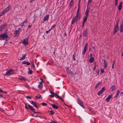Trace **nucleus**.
Instances as JSON below:
<instances>
[{
	"mask_svg": "<svg viewBox=\"0 0 123 123\" xmlns=\"http://www.w3.org/2000/svg\"><path fill=\"white\" fill-rule=\"evenodd\" d=\"M89 9V8H87L86 9L85 13V14L86 16L84 18L83 20V22H86L87 20V17L88 16L89 13L90 11Z\"/></svg>",
	"mask_w": 123,
	"mask_h": 123,
	"instance_id": "1",
	"label": "nucleus"
},
{
	"mask_svg": "<svg viewBox=\"0 0 123 123\" xmlns=\"http://www.w3.org/2000/svg\"><path fill=\"white\" fill-rule=\"evenodd\" d=\"M118 0H115V5L116 6H117Z\"/></svg>",
	"mask_w": 123,
	"mask_h": 123,
	"instance_id": "35",
	"label": "nucleus"
},
{
	"mask_svg": "<svg viewBox=\"0 0 123 123\" xmlns=\"http://www.w3.org/2000/svg\"><path fill=\"white\" fill-rule=\"evenodd\" d=\"M21 26L22 27L24 25V24H22V23H21Z\"/></svg>",
	"mask_w": 123,
	"mask_h": 123,
	"instance_id": "62",
	"label": "nucleus"
},
{
	"mask_svg": "<svg viewBox=\"0 0 123 123\" xmlns=\"http://www.w3.org/2000/svg\"><path fill=\"white\" fill-rule=\"evenodd\" d=\"M94 60V59L93 58H90L89 60V62L92 63L93 62Z\"/></svg>",
	"mask_w": 123,
	"mask_h": 123,
	"instance_id": "25",
	"label": "nucleus"
},
{
	"mask_svg": "<svg viewBox=\"0 0 123 123\" xmlns=\"http://www.w3.org/2000/svg\"><path fill=\"white\" fill-rule=\"evenodd\" d=\"M70 76L72 77H73L74 76V74L72 72H70Z\"/></svg>",
	"mask_w": 123,
	"mask_h": 123,
	"instance_id": "32",
	"label": "nucleus"
},
{
	"mask_svg": "<svg viewBox=\"0 0 123 123\" xmlns=\"http://www.w3.org/2000/svg\"><path fill=\"white\" fill-rule=\"evenodd\" d=\"M101 72L102 73H103L104 72V70L103 69L101 68Z\"/></svg>",
	"mask_w": 123,
	"mask_h": 123,
	"instance_id": "43",
	"label": "nucleus"
},
{
	"mask_svg": "<svg viewBox=\"0 0 123 123\" xmlns=\"http://www.w3.org/2000/svg\"><path fill=\"white\" fill-rule=\"evenodd\" d=\"M25 104V109H28L29 108H28L26 104Z\"/></svg>",
	"mask_w": 123,
	"mask_h": 123,
	"instance_id": "49",
	"label": "nucleus"
},
{
	"mask_svg": "<svg viewBox=\"0 0 123 123\" xmlns=\"http://www.w3.org/2000/svg\"><path fill=\"white\" fill-rule=\"evenodd\" d=\"M49 32V31H46L45 33L46 34H48V33Z\"/></svg>",
	"mask_w": 123,
	"mask_h": 123,
	"instance_id": "64",
	"label": "nucleus"
},
{
	"mask_svg": "<svg viewBox=\"0 0 123 123\" xmlns=\"http://www.w3.org/2000/svg\"><path fill=\"white\" fill-rule=\"evenodd\" d=\"M32 26V25L29 26H28V28H31V27Z\"/></svg>",
	"mask_w": 123,
	"mask_h": 123,
	"instance_id": "60",
	"label": "nucleus"
},
{
	"mask_svg": "<svg viewBox=\"0 0 123 123\" xmlns=\"http://www.w3.org/2000/svg\"><path fill=\"white\" fill-rule=\"evenodd\" d=\"M120 92V91L119 90H118L117 91L116 94L114 96V97L115 98H116L118 96Z\"/></svg>",
	"mask_w": 123,
	"mask_h": 123,
	"instance_id": "27",
	"label": "nucleus"
},
{
	"mask_svg": "<svg viewBox=\"0 0 123 123\" xmlns=\"http://www.w3.org/2000/svg\"><path fill=\"white\" fill-rule=\"evenodd\" d=\"M52 107L54 108L55 109H57L59 107L55 105V104H53L51 105Z\"/></svg>",
	"mask_w": 123,
	"mask_h": 123,
	"instance_id": "21",
	"label": "nucleus"
},
{
	"mask_svg": "<svg viewBox=\"0 0 123 123\" xmlns=\"http://www.w3.org/2000/svg\"><path fill=\"white\" fill-rule=\"evenodd\" d=\"M77 102L79 104L82 108H85V107L83 106V103L81 100L79 98H78L77 99Z\"/></svg>",
	"mask_w": 123,
	"mask_h": 123,
	"instance_id": "5",
	"label": "nucleus"
},
{
	"mask_svg": "<svg viewBox=\"0 0 123 123\" xmlns=\"http://www.w3.org/2000/svg\"><path fill=\"white\" fill-rule=\"evenodd\" d=\"M87 34V29L86 28L84 30V31L83 32V36L84 37H86V35Z\"/></svg>",
	"mask_w": 123,
	"mask_h": 123,
	"instance_id": "12",
	"label": "nucleus"
},
{
	"mask_svg": "<svg viewBox=\"0 0 123 123\" xmlns=\"http://www.w3.org/2000/svg\"><path fill=\"white\" fill-rule=\"evenodd\" d=\"M28 108L30 109V110L33 111H35V109H34L33 107H32L29 104H28Z\"/></svg>",
	"mask_w": 123,
	"mask_h": 123,
	"instance_id": "13",
	"label": "nucleus"
},
{
	"mask_svg": "<svg viewBox=\"0 0 123 123\" xmlns=\"http://www.w3.org/2000/svg\"><path fill=\"white\" fill-rule=\"evenodd\" d=\"M73 60L74 61L76 60V59L75 58L74 55H73Z\"/></svg>",
	"mask_w": 123,
	"mask_h": 123,
	"instance_id": "42",
	"label": "nucleus"
},
{
	"mask_svg": "<svg viewBox=\"0 0 123 123\" xmlns=\"http://www.w3.org/2000/svg\"><path fill=\"white\" fill-rule=\"evenodd\" d=\"M29 38V37H26L25 39H24L23 42L22 43L25 45H27L28 44V40Z\"/></svg>",
	"mask_w": 123,
	"mask_h": 123,
	"instance_id": "6",
	"label": "nucleus"
},
{
	"mask_svg": "<svg viewBox=\"0 0 123 123\" xmlns=\"http://www.w3.org/2000/svg\"><path fill=\"white\" fill-rule=\"evenodd\" d=\"M88 45V44L87 43H86L84 46V48L82 54L85 55V54L86 51L87 50V48Z\"/></svg>",
	"mask_w": 123,
	"mask_h": 123,
	"instance_id": "7",
	"label": "nucleus"
},
{
	"mask_svg": "<svg viewBox=\"0 0 123 123\" xmlns=\"http://www.w3.org/2000/svg\"><path fill=\"white\" fill-rule=\"evenodd\" d=\"M25 59V58H24L23 57H22L20 59V61H22L24 60Z\"/></svg>",
	"mask_w": 123,
	"mask_h": 123,
	"instance_id": "46",
	"label": "nucleus"
},
{
	"mask_svg": "<svg viewBox=\"0 0 123 123\" xmlns=\"http://www.w3.org/2000/svg\"><path fill=\"white\" fill-rule=\"evenodd\" d=\"M15 71L12 69H10L8 71H7L6 73L4 74L5 75L8 76L10 75L14 74Z\"/></svg>",
	"mask_w": 123,
	"mask_h": 123,
	"instance_id": "3",
	"label": "nucleus"
},
{
	"mask_svg": "<svg viewBox=\"0 0 123 123\" xmlns=\"http://www.w3.org/2000/svg\"><path fill=\"white\" fill-rule=\"evenodd\" d=\"M79 14V13H77L76 16L74 17L72 19L71 22L72 25L75 22H77Z\"/></svg>",
	"mask_w": 123,
	"mask_h": 123,
	"instance_id": "2",
	"label": "nucleus"
},
{
	"mask_svg": "<svg viewBox=\"0 0 123 123\" xmlns=\"http://www.w3.org/2000/svg\"><path fill=\"white\" fill-rule=\"evenodd\" d=\"M55 25H53L52 26V27L51 28V29H52L53 28H54V27H55Z\"/></svg>",
	"mask_w": 123,
	"mask_h": 123,
	"instance_id": "54",
	"label": "nucleus"
},
{
	"mask_svg": "<svg viewBox=\"0 0 123 123\" xmlns=\"http://www.w3.org/2000/svg\"><path fill=\"white\" fill-rule=\"evenodd\" d=\"M50 92L52 95H49V96L52 97H54V93L52 91H50Z\"/></svg>",
	"mask_w": 123,
	"mask_h": 123,
	"instance_id": "29",
	"label": "nucleus"
},
{
	"mask_svg": "<svg viewBox=\"0 0 123 123\" xmlns=\"http://www.w3.org/2000/svg\"><path fill=\"white\" fill-rule=\"evenodd\" d=\"M60 99L61 100H62L63 102H64V100L61 97V98H60Z\"/></svg>",
	"mask_w": 123,
	"mask_h": 123,
	"instance_id": "56",
	"label": "nucleus"
},
{
	"mask_svg": "<svg viewBox=\"0 0 123 123\" xmlns=\"http://www.w3.org/2000/svg\"><path fill=\"white\" fill-rule=\"evenodd\" d=\"M85 23V22H83V24H82V27H83L84 26V24Z\"/></svg>",
	"mask_w": 123,
	"mask_h": 123,
	"instance_id": "58",
	"label": "nucleus"
},
{
	"mask_svg": "<svg viewBox=\"0 0 123 123\" xmlns=\"http://www.w3.org/2000/svg\"><path fill=\"white\" fill-rule=\"evenodd\" d=\"M94 65H95V66L94 67V68L93 69V71H94L95 70V69L96 67H97V63L96 62H95L94 63Z\"/></svg>",
	"mask_w": 123,
	"mask_h": 123,
	"instance_id": "36",
	"label": "nucleus"
},
{
	"mask_svg": "<svg viewBox=\"0 0 123 123\" xmlns=\"http://www.w3.org/2000/svg\"><path fill=\"white\" fill-rule=\"evenodd\" d=\"M112 96L111 95H110L105 99L106 101L107 102H108L110 99L111 98Z\"/></svg>",
	"mask_w": 123,
	"mask_h": 123,
	"instance_id": "11",
	"label": "nucleus"
},
{
	"mask_svg": "<svg viewBox=\"0 0 123 123\" xmlns=\"http://www.w3.org/2000/svg\"><path fill=\"white\" fill-rule=\"evenodd\" d=\"M19 79L20 80H23L24 81H25L28 80L25 77H22L21 78H19Z\"/></svg>",
	"mask_w": 123,
	"mask_h": 123,
	"instance_id": "17",
	"label": "nucleus"
},
{
	"mask_svg": "<svg viewBox=\"0 0 123 123\" xmlns=\"http://www.w3.org/2000/svg\"><path fill=\"white\" fill-rule=\"evenodd\" d=\"M35 66L34 64H32V67L33 68H35Z\"/></svg>",
	"mask_w": 123,
	"mask_h": 123,
	"instance_id": "52",
	"label": "nucleus"
},
{
	"mask_svg": "<svg viewBox=\"0 0 123 123\" xmlns=\"http://www.w3.org/2000/svg\"><path fill=\"white\" fill-rule=\"evenodd\" d=\"M73 0H71L70 2V6H72L74 4Z\"/></svg>",
	"mask_w": 123,
	"mask_h": 123,
	"instance_id": "33",
	"label": "nucleus"
},
{
	"mask_svg": "<svg viewBox=\"0 0 123 123\" xmlns=\"http://www.w3.org/2000/svg\"><path fill=\"white\" fill-rule=\"evenodd\" d=\"M120 32H122L123 31V24H121L120 25Z\"/></svg>",
	"mask_w": 123,
	"mask_h": 123,
	"instance_id": "16",
	"label": "nucleus"
},
{
	"mask_svg": "<svg viewBox=\"0 0 123 123\" xmlns=\"http://www.w3.org/2000/svg\"><path fill=\"white\" fill-rule=\"evenodd\" d=\"M8 37V36L6 33L0 35V39L4 40V38H7Z\"/></svg>",
	"mask_w": 123,
	"mask_h": 123,
	"instance_id": "4",
	"label": "nucleus"
},
{
	"mask_svg": "<svg viewBox=\"0 0 123 123\" xmlns=\"http://www.w3.org/2000/svg\"><path fill=\"white\" fill-rule=\"evenodd\" d=\"M3 97V96L2 95L0 94V98H2Z\"/></svg>",
	"mask_w": 123,
	"mask_h": 123,
	"instance_id": "61",
	"label": "nucleus"
},
{
	"mask_svg": "<svg viewBox=\"0 0 123 123\" xmlns=\"http://www.w3.org/2000/svg\"><path fill=\"white\" fill-rule=\"evenodd\" d=\"M35 97L37 99H39L40 97H41V99L42 98V97H41V95L40 94H38V95H37V96H35Z\"/></svg>",
	"mask_w": 123,
	"mask_h": 123,
	"instance_id": "30",
	"label": "nucleus"
},
{
	"mask_svg": "<svg viewBox=\"0 0 123 123\" xmlns=\"http://www.w3.org/2000/svg\"><path fill=\"white\" fill-rule=\"evenodd\" d=\"M119 20V19H118V20H117V23H116V25H118Z\"/></svg>",
	"mask_w": 123,
	"mask_h": 123,
	"instance_id": "51",
	"label": "nucleus"
},
{
	"mask_svg": "<svg viewBox=\"0 0 123 123\" xmlns=\"http://www.w3.org/2000/svg\"><path fill=\"white\" fill-rule=\"evenodd\" d=\"M31 103L35 107H36L37 109H38V108L39 107L38 106H37V103L36 102H35L33 101H31Z\"/></svg>",
	"mask_w": 123,
	"mask_h": 123,
	"instance_id": "9",
	"label": "nucleus"
},
{
	"mask_svg": "<svg viewBox=\"0 0 123 123\" xmlns=\"http://www.w3.org/2000/svg\"><path fill=\"white\" fill-rule=\"evenodd\" d=\"M99 69L98 70V71L97 72V74H99Z\"/></svg>",
	"mask_w": 123,
	"mask_h": 123,
	"instance_id": "63",
	"label": "nucleus"
},
{
	"mask_svg": "<svg viewBox=\"0 0 123 123\" xmlns=\"http://www.w3.org/2000/svg\"><path fill=\"white\" fill-rule=\"evenodd\" d=\"M22 63L23 64H25L28 66H29L30 65L31 63L28 62L27 61H23L22 62Z\"/></svg>",
	"mask_w": 123,
	"mask_h": 123,
	"instance_id": "15",
	"label": "nucleus"
},
{
	"mask_svg": "<svg viewBox=\"0 0 123 123\" xmlns=\"http://www.w3.org/2000/svg\"><path fill=\"white\" fill-rule=\"evenodd\" d=\"M32 71L31 70H30L28 71V73L29 74H31L32 73Z\"/></svg>",
	"mask_w": 123,
	"mask_h": 123,
	"instance_id": "39",
	"label": "nucleus"
},
{
	"mask_svg": "<svg viewBox=\"0 0 123 123\" xmlns=\"http://www.w3.org/2000/svg\"><path fill=\"white\" fill-rule=\"evenodd\" d=\"M43 81H42L41 82H40L38 86V87L40 89H41L42 87L43 84L42 83Z\"/></svg>",
	"mask_w": 123,
	"mask_h": 123,
	"instance_id": "18",
	"label": "nucleus"
},
{
	"mask_svg": "<svg viewBox=\"0 0 123 123\" xmlns=\"http://www.w3.org/2000/svg\"><path fill=\"white\" fill-rule=\"evenodd\" d=\"M7 25L6 23L5 24H4L3 25H2L0 26L1 27L3 30L4 28L6 27L7 26Z\"/></svg>",
	"mask_w": 123,
	"mask_h": 123,
	"instance_id": "23",
	"label": "nucleus"
},
{
	"mask_svg": "<svg viewBox=\"0 0 123 123\" xmlns=\"http://www.w3.org/2000/svg\"><path fill=\"white\" fill-rule=\"evenodd\" d=\"M122 2H121L118 7V9L119 11H120L122 8Z\"/></svg>",
	"mask_w": 123,
	"mask_h": 123,
	"instance_id": "14",
	"label": "nucleus"
},
{
	"mask_svg": "<svg viewBox=\"0 0 123 123\" xmlns=\"http://www.w3.org/2000/svg\"><path fill=\"white\" fill-rule=\"evenodd\" d=\"M119 28L118 27V25H116L115 26L114 30V33H113V35H114V34L117 32V31L118 30Z\"/></svg>",
	"mask_w": 123,
	"mask_h": 123,
	"instance_id": "8",
	"label": "nucleus"
},
{
	"mask_svg": "<svg viewBox=\"0 0 123 123\" xmlns=\"http://www.w3.org/2000/svg\"><path fill=\"white\" fill-rule=\"evenodd\" d=\"M104 60V68H106L107 67V62L105 60Z\"/></svg>",
	"mask_w": 123,
	"mask_h": 123,
	"instance_id": "24",
	"label": "nucleus"
},
{
	"mask_svg": "<svg viewBox=\"0 0 123 123\" xmlns=\"http://www.w3.org/2000/svg\"><path fill=\"white\" fill-rule=\"evenodd\" d=\"M27 54H24V55H23V57L24 58H25V56H26L27 55Z\"/></svg>",
	"mask_w": 123,
	"mask_h": 123,
	"instance_id": "45",
	"label": "nucleus"
},
{
	"mask_svg": "<svg viewBox=\"0 0 123 123\" xmlns=\"http://www.w3.org/2000/svg\"><path fill=\"white\" fill-rule=\"evenodd\" d=\"M105 90V87H103L100 90L103 93V92Z\"/></svg>",
	"mask_w": 123,
	"mask_h": 123,
	"instance_id": "37",
	"label": "nucleus"
},
{
	"mask_svg": "<svg viewBox=\"0 0 123 123\" xmlns=\"http://www.w3.org/2000/svg\"><path fill=\"white\" fill-rule=\"evenodd\" d=\"M102 93H103L102 92L100 91L98 92V95H100Z\"/></svg>",
	"mask_w": 123,
	"mask_h": 123,
	"instance_id": "41",
	"label": "nucleus"
},
{
	"mask_svg": "<svg viewBox=\"0 0 123 123\" xmlns=\"http://www.w3.org/2000/svg\"><path fill=\"white\" fill-rule=\"evenodd\" d=\"M42 105L43 106H47V104L46 103H45L44 102H43L42 103Z\"/></svg>",
	"mask_w": 123,
	"mask_h": 123,
	"instance_id": "40",
	"label": "nucleus"
},
{
	"mask_svg": "<svg viewBox=\"0 0 123 123\" xmlns=\"http://www.w3.org/2000/svg\"><path fill=\"white\" fill-rule=\"evenodd\" d=\"M56 96L58 98H59L60 99V98H61V97H60L58 95H57Z\"/></svg>",
	"mask_w": 123,
	"mask_h": 123,
	"instance_id": "53",
	"label": "nucleus"
},
{
	"mask_svg": "<svg viewBox=\"0 0 123 123\" xmlns=\"http://www.w3.org/2000/svg\"><path fill=\"white\" fill-rule=\"evenodd\" d=\"M26 98H29V99H31V97L30 96H26Z\"/></svg>",
	"mask_w": 123,
	"mask_h": 123,
	"instance_id": "44",
	"label": "nucleus"
},
{
	"mask_svg": "<svg viewBox=\"0 0 123 123\" xmlns=\"http://www.w3.org/2000/svg\"><path fill=\"white\" fill-rule=\"evenodd\" d=\"M66 71L68 74H69L70 72V70L69 68H67L66 70Z\"/></svg>",
	"mask_w": 123,
	"mask_h": 123,
	"instance_id": "26",
	"label": "nucleus"
},
{
	"mask_svg": "<svg viewBox=\"0 0 123 123\" xmlns=\"http://www.w3.org/2000/svg\"><path fill=\"white\" fill-rule=\"evenodd\" d=\"M25 59V58H24L23 57H22L20 59V61H22L24 60Z\"/></svg>",
	"mask_w": 123,
	"mask_h": 123,
	"instance_id": "47",
	"label": "nucleus"
},
{
	"mask_svg": "<svg viewBox=\"0 0 123 123\" xmlns=\"http://www.w3.org/2000/svg\"><path fill=\"white\" fill-rule=\"evenodd\" d=\"M92 0H88L87 3H91Z\"/></svg>",
	"mask_w": 123,
	"mask_h": 123,
	"instance_id": "50",
	"label": "nucleus"
},
{
	"mask_svg": "<svg viewBox=\"0 0 123 123\" xmlns=\"http://www.w3.org/2000/svg\"><path fill=\"white\" fill-rule=\"evenodd\" d=\"M102 83V82L101 81H99L98 83H97L96 85L95 86V89H96Z\"/></svg>",
	"mask_w": 123,
	"mask_h": 123,
	"instance_id": "20",
	"label": "nucleus"
},
{
	"mask_svg": "<svg viewBox=\"0 0 123 123\" xmlns=\"http://www.w3.org/2000/svg\"><path fill=\"white\" fill-rule=\"evenodd\" d=\"M111 89L112 91L116 89V87L114 86H112L111 87Z\"/></svg>",
	"mask_w": 123,
	"mask_h": 123,
	"instance_id": "31",
	"label": "nucleus"
},
{
	"mask_svg": "<svg viewBox=\"0 0 123 123\" xmlns=\"http://www.w3.org/2000/svg\"><path fill=\"white\" fill-rule=\"evenodd\" d=\"M49 17V15H46L44 17L43 20L44 21H48Z\"/></svg>",
	"mask_w": 123,
	"mask_h": 123,
	"instance_id": "10",
	"label": "nucleus"
},
{
	"mask_svg": "<svg viewBox=\"0 0 123 123\" xmlns=\"http://www.w3.org/2000/svg\"><path fill=\"white\" fill-rule=\"evenodd\" d=\"M50 112V113L49 114L50 115H52L53 114H54L55 113V112L52 110L50 111H48V112Z\"/></svg>",
	"mask_w": 123,
	"mask_h": 123,
	"instance_id": "34",
	"label": "nucleus"
},
{
	"mask_svg": "<svg viewBox=\"0 0 123 123\" xmlns=\"http://www.w3.org/2000/svg\"><path fill=\"white\" fill-rule=\"evenodd\" d=\"M6 13V11H5V10H3L2 12V15H0V16H1L2 15H4V14Z\"/></svg>",
	"mask_w": 123,
	"mask_h": 123,
	"instance_id": "38",
	"label": "nucleus"
},
{
	"mask_svg": "<svg viewBox=\"0 0 123 123\" xmlns=\"http://www.w3.org/2000/svg\"><path fill=\"white\" fill-rule=\"evenodd\" d=\"M92 55H93L92 54V53H91L90 54V58H93L92 57Z\"/></svg>",
	"mask_w": 123,
	"mask_h": 123,
	"instance_id": "48",
	"label": "nucleus"
},
{
	"mask_svg": "<svg viewBox=\"0 0 123 123\" xmlns=\"http://www.w3.org/2000/svg\"><path fill=\"white\" fill-rule=\"evenodd\" d=\"M41 118H43L44 119H45V120L46 119V117H43V116L42 117H41Z\"/></svg>",
	"mask_w": 123,
	"mask_h": 123,
	"instance_id": "57",
	"label": "nucleus"
},
{
	"mask_svg": "<svg viewBox=\"0 0 123 123\" xmlns=\"http://www.w3.org/2000/svg\"><path fill=\"white\" fill-rule=\"evenodd\" d=\"M114 62L112 64V68L113 69V68H114Z\"/></svg>",
	"mask_w": 123,
	"mask_h": 123,
	"instance_id": "59",
	"label": "nucleus"
},
{
	"mask_svg": "<svg viewBox=\"0 0 123 123\" xmlns=\"http://www.w3.org/2000/svg\"><path fill=\"white\" fill-rule=\"evenodd\" d=\"M18 30H16L14 32V34H15V36H17V37H18L19 34H18V32L19 30H20V29L19 28H18Z\"/></svg>",
	"mask_w": 123,
	"mask_h": 123,
	"instance_id": "19",
	"label": "nucleus"
},
{
	"mask_svg": "<svg viewBox=\"0 0 123 123\" xmlns=\"http://www.w3.org/2000/svg\"><path fill=\"white\" fill-rule=\"evenodd\" d=\"M25 22H26V23L27 22V21H26V20H25L24 22H22V24H24V23H25Z\"/></svg>",
	"mask_w": 123,
	"mask_h": 123,
	"instance_id": "55",
	"label": "nucleus"
},
{
	"mask_svg": "<svg viewBox=\"0 0 123 123\" xmlns=\"http://www.w3.org/2000/svg\"><path fill=\"white\" fill-rule=\"evenodd\" d=\"M11 9L10 6H9L8 7L6 8L4 10L6 12H7Z\"/></svg>",
	"mask_w": 123,
	"mask_h": 123,
	"instance_id": "22",
	"label": "nucleus"
},
{
	"mask_svg": "<svg viewBox=\"0 0 123 123\" xmlns=\"http://www.w3.org/2000/svg\"><path fill=\"white\" fill-rule=\"evenodd\" d=\"M80 4H78V6H79L78 8V9L77 11V13H79V12L80 10Z\"/></svg>",
	"mask_w": 123,
	"mask_h": 123,
	"instance_id": "28",
	"label": "nucleus"
}]
</instances>
